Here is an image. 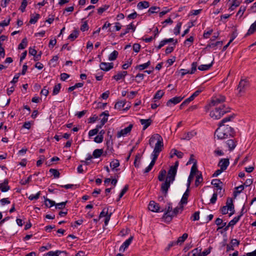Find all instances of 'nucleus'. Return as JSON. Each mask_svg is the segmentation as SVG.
Instances as JSON below:
<instances>
[{"label":"nucleus","mask_w":256,"mask_h":256,"mask_svg":"<svg viewBox=\"0 0 256 256\" xmlns=\"http://www.w3.org/2000/svg\"><path fill=\"white\" fill-rule=\"evenodd\" d=\"M227 144L230 150H234L236 146V144L232 140H228L227 141Z\"/></svg>","instance_id":"obj_47"},{"label":"nucleus","mask_w":256,"mask_h":256,"mask_svg":"<svg viewBox=\"0 0 256 256\" xmlns=\"http://www.w3.org/2000/svg\"><path fill=\"white\" fill-rule=\"evenodd\" d=\"M8 179L4 180V182L0 184V190L2 192H6L10 189V187L8 186Z\"/></svg>","instance_id":"obj_17"},{"label":"nucleus","mask_w":256,"mask_h":256,"mask_svg":"<svg viewBox=\"0 0 256 256\" xmlns=\"http://www.w3.org/2000/svg\"><path fill=\"white\" fill-rule=\"evenodd\" d=\"M78 36V32L76 30L74 32L68 36V38L71 40H74Z\"/></svg>","instance_id":"obj_46"},{"label":"nucleus","mask_w":256,"mask_h":256,"mask_svg":"<svg viewBox=\"0 0 256 256\" xmlns=\"http://www.w3.org/2000/svg\"><path fill=\"white\" fill-rule=\"evenodd\" d=\"M132 129H122L120 131L118 132L117 134V137L120 138L124 136L128 133L130 132Z\"/></svg>","instance_id":"obj_30"},{"label":"nucleus","mask_w":256,"mask_h":256,"mask_svg":"<svg viewBox=\"0 0 256 256\" xmlns=\"http://www.w3.org/2000/svg\"><path fill=\"white\" fill-rule=\"evenodd\" d=\"M40 195V192H38L35 195H34V194L30 195L28 198L30 200H36L39 198Z\"/></svg>","instance_id":"obj_56"},{"label":"nucleus","mask_w":256,"mask_h":256,"mask_svg":"<svg viewBox=\"0 0 256 256\" xmlns=\"http://www.w3.org/2000/svg\"><path fill=\"white\" fill-rule=\"evenodd\" d=\"M222 44V42L221 41L216 42L214 43H212L207 46V48H214L215 46H221Z\"/></svg>","instance_id":"obj_57"},{"label":"nucleus","mask_w":256,"mask_h":256,"mask_svg":"<svg viewBox=\"0 0 256 256\" xmlns=\"http://www.w3.org/2000/svg\"><path fill=\"white\" fill-rule=\"evenodd\" d=\"M166 210L162 218L164 219L165 221L170 222L172 220V204L170 202L168 204V206L166 208Z\"/></svg>","instance_id":"obj_6"},{"label":"nucleus","mask_w":256,"mask_h":256,"mask_svg":"<svg viewBox=\"0 0 256 256\" xmlns=\"http://www.w3.org/2000/svg\"><path fill=\"white\" fill-rule=\"evenodd\" d=\"M182 25V23L181 22H178L176 26L174 28V34L176 35H178L180 34Z\"/></svg>","instance_id":"obj_49"},{"label":"nucleus","mask_w":256,"mask_h":256,"mask_svg":"<svg viewBox=\"0 0 256 256\" xmlns=\"http://www.w3.org/2000/svg\"><path fill=\"white\" fill-rule=\"evenodd\" d=\"M166 173V170H162L160 171L158 176V179L160 181H164Z\"/></svg>","instance_id":"obj_45"},{"label":"nucleus","mask_w":256,"mask_h":256,"mask_svg":"<svg viewBox=\"0 0 256 256\" xmlns=\"http://www.w3.org/2000/svg\"><path fill=\"white\" fill-rule=\"evenodd\" d=\"M109 8L108 5H104L98 8V14H102L104 12L106 11Z\"/></svg>","instance_id":"obj_51"},{"label":"nucleus","mask_w":256,"mask_h":256,"mask_svg":"<svg viewBox=\"0 0 256 256\" xmlns=\"http://www.w3.org/2000/svg\"><path fill=\"white\" fill-rule=\"evenodd\" d=\"M149 144L152 147L155 145L152 154L159 155L164 146L162 137L158 134H153L149 140Z\"/></svg>","instance_id":"obj_1"},{"label":"nucleus","mask_w":256,"mask_h":256,"mask_svg":"<svg viewBox=\"0 0 256 256\" xmlns=\"http://www.w3.org/2000/svg\"><path fill=\"white\" fill-rule=\"evenodd\" d=\"M246 6H242L240 8L239 10L237 12L236 15H240V16H242L243 15L244 12L246 11Z\"/></svg>","instance_id":"obj_59"},{"label":"nucleus","mask_w":256,"mask_h":256,"mask_svg":"<svg viewBox=\"0 0 256 256\" xmlns=\"http://www.w3.org/2000/svg\"><path fill=\"white\" fill-rule=\"evenodd\" d=\"M197 66H198V63L196 62H193L192 64V68H191L190 70H185V69H181L180 70L181 75L182 76H184L187 74H194L196 70Z\"/></svg>","instance_id":"obj_10"},{"label":"nucleus","mask_w":256,"mask_h":256,"mask_svg":"<svg viewBox=\"0 0 256 256\" xmlns=\"http://www.w3.org/2000/svg\"><path fill=\"white\" fill-rule=\"evenodd\" d=\"M172 182V181L168 180V179L166 178L165 182L162 184L160 190L164 194V196H166L170 184Z\"/></svg>","instance_id":"obj_8"},{"label":"nucleus","mask_w":256,"mask_h":256,"mask_svg":"<svg viewBox=\"0 0 256 256\" xmlns=\"http://www.w3.org/2000/svg\"><path fill=\"white\" fill-rule=\"evenodd\" d=\"M149 210L153 212H158L160 209L158 204L154 201H150L148 205Z\"/></svg>","instance_id":"obj_15"},{"label":"nucleus","mask_w":256,"mask_h":256,"mask_svg":"<svg viewBox=\"0 0 256 256\" xmlns=\"http://www.w3.org/2000/svg\"><path fill=\"white\" fill-rule=\"evenodd\" d=\"M256 31V20L250 26V28L248 30L246 34V36H248L252 34Z\"/></svg>","instance_id":"obj_29"},{"label":"nucleus","mask_w":256,"mask_h":256,"mask_svg":"<svg viewBox=\"0 0 256 256\" xmlns=\"http://www.w3.org/2000/svg\"><path fill=\"white\" fill-rule=\"evenodd\" d=\"M102 149H96L94 151L92 156L94 158H98L102 156Z\"/></svg>","instance_id":"obj_35"},{"label":"nucleus","mask_w":256,"mask_h":256,"mask_svg":"<svg viewBox=\"0 0 256 256\" xmlns=\"http://www.w3.org/2000/svg\"><path fill=\"white\" fill-rule=\"evenodd\" d=\"M248 86L249 82L248 80H241L238 86V95L239 96H242L245 92Z\"/></svg>","instance_id":"obj_5"},{"label":"nucleus","mask_w":256,"mask_h":256,"mask_svg":"<svg viewBox=\"0 0 256 256\" xmlns=\"http://www.w3.org/2000/svg\"><path fill=\"white\" fill-rule=\"evenodd\" d=\"M66 202H67V201H66L64 202L56 204L54 205L56 206V208H58V209L64 208H65Z\"/></svg>","instance_id":"obj_55"},{"label":"nucleus","mask_w":256,"mask_h":256,"mask_svg":"<svg viewBox=\"0 0 256 256\" xmlns=\"http://www.w3.org/2000/svg\"><path fill=\"white\" fill-rule=\"evenodd\" d=\"M232 2V4L230 8L231 10H233L234 8L240 6V2L238 0H229Z\"/></svg>","instance_id":"obj_32"},{"label":"nucleus","mask_w":256,"mask_h":256,"mask_svg":"<svg viewBox=\"0 0 256 256\" xmlns=\"http://www.w3.org/2000/svg\"><path fill=\"white\" fill-rule=\"evenodd\" d=\"M236 190L234 192V198H236L237 195L241 192L244 189V186L240 185L236 188Z\"/></svg>","instance_id":"obj_44"},{"label":"nucleus","mask_w":256,"mask_h":256,"mask_svg":"<svg viewBox=\"0 0 256 256\" xmlns=\"http://www.w3.org/2000/svg\"><path fill=\"white\" fill-rule=\"evenodd\" d=\"M28 45V40L26 38H23L22 42L18 46V49H24Z\"/></svg>","instance_id":"obj_36"},{"label":"nucleus","mask_w":256,"mask_h":256,"mask_svg":"<svg viewBox=\"0 0 256 256\" xmlns=\"http://www.w3.org/2000/svg\"><path fill=\"white\" fill-rule=\"evenodd\" d=\"M32 176L30 175L26 180H21L20 183L22 185H25L28 183H29L31 181Z\"/></svg>","instance_id":"obj_64"},{"label":"nucleus","mask_w":256,"mask_h":256,"mask_svg":"<svg viewBox=\"0 0 256 256\" xmlns=\"http://www.w3.org/2000/svg\"><path fill=\"white\" fill-rule=\"evenodd\" d=\"M103 138H104L102 136L101 134H98L94 138V140L95 142L97 143H100L102 142Z\"/></svg>","instance_id":"obj_63"},{"label":"nucleus","mask_w":256,"mask_h":256,"mask_svg":"<svg viewBox=\"0 0 256 256\" xmlns=\"http://www.w3.org/2000/svg\"><path fill=\"white\" fill-rule=\"evenodd\" d=\"M212 65V62L208 64H202L198 67V69L200 70H209Z\"/></svg>","instance_id":"obj_37"},{"label":"nucleus","mask_w":256,"mask_h":256,"mask_svg":"<svg viewBox=\"0 0 256 256\" xmlns=\"http://www.w3.org/2000/svg\"><path fill=\"white\" fill-rule=\"evenodd\" d=\"M201 250L196 248L192 250L188 254V256H198L200 254Z\"/></svg>","instance_id":"obj_39"},{"label":"nucleus","mask_w":256,"mask_h":256,"mask_svg":"<svg viewBox=\"0 0 256 256\" xmlns=\"http://www.w3.org/2000/svg\"><path fill=\"white\" fill-rule=\"evenodd\" d=\"M182 207H176L174 209L172 212V217L176 216L180 212H182Z\"/></svg>","instance_id":"obj_43"},{"label":"nucleus","mask_w":256,"mask_h":256,"mask_svg":"<svg viewBox=\"0 0 256 256\" xmlns=\"http://www.w3.org/2000/svg\"><path fill=\"white\" fill-rule=\"evenodd\" d=\"M196 134V132L195 130H191L190 131L184 132L181 139L184 140H190L192 137Z\"/></svg>","instance_id":"obj_11"},{"label":"nucleus","mask_w":256,"mask_h":256,"mask_svg":"<svg viewBox=\"0 0 256 256\" xmlns=\"http://www.w3.org/2000/svg\"><path fill=\"white\" fill-rule=\"evenodd\" d=\"M40 16L39 14H36L33 18H31L30 20V24H35L37 22L38 19L40 18Z\"/></svg>","instance_id":"obj_62"},{"label":"nucleus","mask_w":256,"mask_h":256,"mask_svg":"<svg viewBox=\"0 0 256 256\" xmlns=\"http://www.w3.org/2000/svg\"><path fill=\"white\" fill-rule=\"evenodd\" d=\"M126 104V102L124 100L118 101L115 104L114 108L120 110H122V108H123L124 110H126L128 108V107L127 106L126 107L124 108Z\"/></svg>","instance_id":"obj_18"},{"label":"nucleus","mask_w":256,"mask_h":256,"mask_svg":"<svg viewBox=\"0 0 256 256\" xmlns=\"http://www.w3.org/2000/svg\"><path fill=\"white\" fill-rule=\"evenodd\" d=\"M226 101V98L224 96L218 95L212 98L210 101V104L214 106L217 107L222 106Z\"/></svg>","instance_id":"obj_4"},{"label":"nucleus","mask_w":256,"mask_h":256,"mask_svg":"<svg viewBox=\"0 0 256 256\" xmlns=\"http://www.w3.org/2000/svg\"><path fill=\"white\" fill-rule=\"evenodd\" d=\"M128 185H126L124 186V188L121 191L120 195H119V198H118V201L120 200V199L121 198H122V196L124 194L127 192V190H128Z\"/></svg>","instance_id":"obj_54"},{"label":"nucleus","mask_w":256,"mask_h":256,"mask_svg":"<svg viewBox=\"0 0 256 256\" xmlns=\"http://www.w3.org/2000/svg\"><path fill=\"white\" fill-rule=\"evenodd\" d=\"M60 88H61V84H56L54 88V90L52 91V94L54 96V95H56L57 94H58L60 91Z\"/></svg>","instance_id":"obj_48"},{"label":"nucleus","mask_w":256,"mask_h":256,"mask_svg":"<svg viewBox=\"0 0 256 256\" xmlns=\"http://www.w3.org/2000/svg\"><path fill=\"white\" fill-rule=\"evenodd\" d=\"M230 112V108L226 107L225 104L215 107L214 110L210 111V116L212 118L215 120L220 118L224 114Z\"/></svg>","instance_id":"obj_3"},{"label":"nucleus","mask_w":256,"mask_h":256,"mask_svg":"<svg viewBox=\"0 0 256 256\" xmlns=\"http://www.w3.org/2000/svg\"><path fill=\"white\" fill-rule=\"evenodd\" d=\"M150 6L149 2L147 1H142L138 2L137 4V8L138 10H142L148 8Z\"/></svg>","instance_id":"obj_24"},{"label":"nucleus","mask_w":256,"mask_h":256,"mask_svg":"<svg viewBox=\"0 0 256 256\" xmlns=\"http://www.w3.org/2000/svg\"><path fill=\"white\" fill-rule=\"evenodd\" d=\"M242 216V214H241L238 216L234 217L232 220H231L228 223V226H234L240 220V217Z\"/></svg>","instance_id":"obj_31"},{"label":"nucleus","mask_w":256,"mask_h":256,"mask_svg":"<svg viewBox=\"0 0 256 256\" xmlns=\"http://www.w3.org/2000/svg\"><path fill=\"white\" fill-rule=\"evenodd\" d=\"M50 172L54 176V178H58L60 176V172L56 169L50 168Z\"/></svg>","instance_id":"obj_52"},{"label":"nucleus","mask_w":256,"mask_h":256,"mask_svg":"<svg viewBox=\"0 0 256 256\" xmlns=\"http://www.w3.org/2000/svg\"><path fill=\"white\" fill-rule=\"evenodd\" d=\"M229 135L230 134L226 132L225 129H216L214 132L215 136L220 140L228 138Z\"/></svg>","instance_id":"obj_7"},{"label":"nucleus","mask_w":256,"mask_h":256,"mask_svg":"<svg viewBox=\"0 0 256 256\" xmlns=\"http://www.w3.org/2000/svg\"><path fill=\"white\" fill-rule=\"evenodd\" d=\"M233 118V116H230L228 117H226L222 119L220 123L218 124L219 127H221L222 126H224V123L227 122L231 120Z\"/></svg>","instance_id":"obj_41"},{"label":"nucleus","mask_w":256,"mask_h":256,"mask_svg":"<svg viewBox=\"0 0 256 256\" xmlns=\"http://www.w3.org/2000/svg\"><path fill=\"white\" fill-rule=\"evenodd\" d=\"M152 160L150 164H149V166L147 168H146V169L144 170V172H145V173L148 172L152 169V168L154 166V165L156 160L158 156V155H156V154H152Z\"/></svg>","instance_id":"obj_14"},{"label":"nucleus","mask_w":256,"mask_h":256,"mask_svg":"<svg viewBox=\"0 0 256 256\" xmlns=\"http://www.w3.org/2000/svg\"><path fill=\"white\" fill-rule=\"evenodd\" d=\"M164 92L162 90H158L156 94H154V102H156L157 100H160L164 95Z\"/></svg>","instance_id":"obj_34"},{"label":"nucleus","mask_w":256,"mask_h":256,"mask_svg":"<svg viewBox=\"0 0 256 256\" xmlns=\"http://www.w3.org/2000/svg\"><path fill=\"white\" fill-rule=\"evenodd\" d=\"M109 116L108 112V110L102 112L99 116L96 114L93 115L88 120V123H94L98 122V124L96 128H101L105 123L108 121V116Z\"/></svg>","instance_id":"obj_2"},{"label":"nucleus","mask_w":256,"mask_h":256,"mask_svg":"<svg viewBox=\"0 0 256 256\" xmlns=\"http://www.w3.org/2000/svg\"><path fill=\"white\" fill-rule=\"evenodd\" d=\"M118 52L116 50L113 51L108 56V60H115L118 56Z\"/></svg>","instance_id":"obj_42"},{"label":"nucleus","mask_w":256,"mask_h":256,"mask_svg":"<svg viewBox=\"0 0 256 256\" xmlns=\"http://www.w3.org/2000/svg\"><path fill=\"white\" fill-rule=\"evenodd\" d=\"M191 218L194 221L198 220L200 218V212H195L192 215Z\"/></svg>","instance_id":"obj_61"},{"label":"nucleus","mask_w":256,"mask_h":256,"mask_svg":"<svg viewBox=\"0 0 256 256\" xmlns=\"http://www.w3.org/2000/svg\"><path fill=\"white\" fill-rule=\"evenodd\" d=\"M27 4H28L27 0H22L21 6L20 8V10L22 12H24L27 6Z\"/></svg>","instance_id":"obj_58"},{"label":"nucleus","mask_w":256,"mask_h":256,"mask_svg":"<svg viewBox=\"0 0 256 256\" xmlns=\"http://www.w3.org/2000/svg\"><path fill=\"white\" fill-rule=\"evenodd\" d=\"M150 64H151V62L149 60V61H148L146 63H144V64H139V65H137L135 67V68L136 70H142L146 68H148L150 65Z\"/></svg>","instance_id":"obj_26"},{"label":"nucleus","mask_w":256,"mask_h":256,"mask_svg":"<svg viewBox=\"0 0 256 256\" xmlns=\"http://www.w3.org/2000/svg\"><path fill=\"white\" fill-rule=\"evenodd\" d=\"M188 234L186 233H184L182 234V236H180L178 240H176L177 244H182L185 240L188 238Z\"/></svg>","instance_id":"obj_33"},{"label":"nucleus","mask_w":256,"mask_h":256,"mask_svg":"<svg viewBox=\"0 0 256 256\" xmlns=\"http://www.w3.org/2000/svg\"><path fill=\"white\" fill-rule=\"evenodd\" d=\"M203 181L202 174H198L195 181V186H198Z\"/></svg>","instance_id":"obj_40"},{"label":"nucleus","mask_w":256,"mask_h":256,"mask_svg":"<svg viewBox=\"0 0 256 256\" xmlns=\"http://www.w3.org/2000/svg\"><path fill=\"white\" fill-rule=\"evenodd\" d=\"M226 206H227L230 211H234V205L233 204V200L232 198H228ZM233 214L234 212H230L229 216H230Z\"/></svg>","instance_id":"obj_16"},{"label":"nucleus","mask_w":256,"mask_h":256,"mask_svg":"<svg viewBox=\"0 0 256 256\" xmlns=\"http://www.w3.org/2000/svg\"><path fill=\"white\" fill-rule=\"evenodd\" d=\"M44 202L45 206L48 208H51L52 206L56 204V202L54 201L50 200L48 198H46Z\"/></svg>","instance_id":"obj_38"},{"label":"nucleus","mask_w":256,"mask_h":256,"mask_svg":"<svg viewBox=\"0 0 256 256\" xmlns=\"http://www.w3.org/2000/svg\"><path fill=\"white\" fill-rule=\"evenodd\" d=\"M130 30H132L134 32L136 30V26L133 24L132 23L130 24L127 26V28L124 32H122L120 34V37H123L127 33L129 32Z\"/></svg>","instance_id":"obj_23"},{"label":"nucleus","mask_w":256,"mask_h":256,"mask_svg":"<svg viewBox=\"0 0 256 256\" xmlns=\"http://www.w3.org/2000/svg\"><path fill=\"white\" fill-rule=\"evenodd\" d=\"M160 10V7L152 6V7H150L149 8V10H148V12L150 14H154V13H157L158 12H159Z\"/></svg>","instance_id":"obj_50"},{"label":"nucleus","mask_w":256,"mask_h":256,"mask_svg":"<svg viewBox=\"0 0 256 256\" xmlns=\"http://www.w3.org/2000/svg\"><path fill=\"white\" fill-rule=\"evenodd\" d=\"M174 156H176L178 158H181L184 156V154L180 151L177 150L175 148H173L171 150L170 152V158H172Z\"/></svg>","instance_id":"obj_20"},{"label":"nucleus","mask_w":256,"mask_h":256,"mask_svg":"<svg viewBox=\"0 0 256 256\" xmlns=\"http://www.w3.org/2000/svg\"><path fill=\"white\" fill-rule=\"evenodd\" d=\"M176 172L177 170L170 166V170L168 171V176L166 178L168 179V180H172L174 182L175 178V176L176 174Z\"/></svg>","instance_id":"obj_12"},{"label":"nucleus","mask_w":256,"mask_h":256,"mask_svg":"<svg viewBox=\"0 0 256 256\" xmlns=\"http://www.w3.org/2000/svg\"><path fill=\"white\" fill-rule=\"evenodd\" d=\"M184 96H175L166 102V106L171 107L180 102L184 98Z\"/></svg>","instance_id":"obj_9"},{"label":"nucleus","mask_w":256,"mask_h":256,"mask_svg":"<svg viewBox=\"0 0 256 256\" xmlns=\"http://www.w3.org/2000/svg\"><path fill=\"white\" fill-rule=\"evenodd\" d=\"M201 92L202 91L200 90H196L191 96L186 100V102L189 104L190 102L193 100L194 98Z\"/></svg>","instance_id":"obj_28"},{"label":"nucleus","mask_w":256,"mask_h":256,"mask_svg":"<svg viewBox=\"0 0 256 256\" xmlns=\"http://www.w3.org/2000/svg\"><path fill=\"white\" fill-rule=\"evenodd\" d=\"M133 239L132 236H130L129 238L126 240L122 244V245L120 248V252H124L125 249L130 244Z\"/></svg>","instance_id":"obj_19"},{"label":"nucleus","mask_w":256,"mask_h":256,"mask_svg":"<svg viewBox=\"0 0 256 256\" xmlns=\"http://www.w3.org/2000/svg\"><path fill=\"white\" fill-rule=\"evenodd\" d=\"M120 166L119 161L118 160H114L110 164V166L112 169H114Z\"/></svg>","instance_id":"obj_53"},{"label":"nucleus","mask_w":256,"mask_h":256,"mask_svg":"<svg viewBox=\"0 0 256 256\" xmlns=\"http://www.w3.org/2000/svg\"><path fill=\"white\" fill-rule=\"evenodd\" d=\"M189 196V188H187L186 191L182 196V197L180 200L182 204H186L188 202V198Z\"/></svg>","instance_id":"obj_25"},{"label":"nucleus","mask_w":256,"mask_h":256,"mask_svg":"<svg viewBox=\"0 0 256 256\" xmlns=\"http://www.w3.org/2000/svg\"><path fill=\"white\" fill-rule=\"evenodd\" d=\"M211 184L214 185L216 188V190H219V193L221 192L222 190V186L220 185L222 184V182L219 179H214L212 181Z\"/></svg>","instance_id":"obj_21"},{"label":"nucleus","mask_w":256,"mask_h":256,"mask_svg":"<svg viewBox=\"0 0 256 256\" xmlns=\"http://www.w3.org/2000/svg\"><path fill=\"white\" fill-rule=\"evenodd\" d=\"M132 60L131 58H130L126 63L124 64L122 66V68L124 70H126L128 67H130L131 66V64H132Z\"/></svg>","instance_id":"obj_60"},{"label":"nucleus","mask_w":256,"mask_h":256,"mask_svg":"<svg viewBox=\"0 0 256 256\" xmlns=\"http://www.w3.org/2000/svg\"><path fill=\"white\" fill-rule=\"evenodd\" d=\"M219 166L222 170H226L229 164V160L228 158L222 159L220 162Z\"/></svg>","instance_id":"obj_22"},{"label":"nucleus","mask_w":256,"mask_h":256,"mask_svg":"<svg viewBox=\"0 0 256 256\" xmlns=\"http://www.w3.org/2000/svg\"><path fill=\"white\" fill-rule=\"evenodd\" d=\"M140 122L142 125H144V128H147L148 127L152 122V120L150 118L148 119H140Z\"/></svg>","instance_id":"obj_27"},{"label":"nucleus","mask_w":256,"mask_h":256,"mask_svg":"<svg viewBox=\"0 0 256 256\" xmlns=\"http://www.w3.org/2000/svg\"><path fill=\"white\" fill-rule=\"evenodd\" d=\"M100 66L102 70L107 72L113 68L114 64L112 62H102L100 64Z\"/></svg>","instance_id":"obj_13"}]
</instances>
